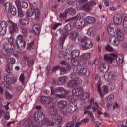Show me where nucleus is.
I'll use <instances>...</instances> for the list:
<instances>
[{"mask_svg":"<svg viewBox=\"0 0 127 127\" xmlns=\"http://www.w3.org/2000/svg\"><path fill=\"white\" fill-rule=\"evenodd\" d=\"M124 39V34L121 29H116V32L114 36H112L109 38V42L110 44L114 46H118L120 43V41H123Z\"/></svg>","mask_w":127,"mask_h":127,"instance_id":"nucleus-1","label":"nucleus"},{"mask_svg":"<svg viewBox=\"0 0 127 127\" xmlns=\"http://www.w3.org/2000/svg\"><path fill=\"white\" fill-rule=\"evenodd\" d=\"M4 80L5 82H2L1 86L3 88H6V89H8L9 88V84H15L17 79L16 78L10 77L9 74H6L4 76Z\"/></svg>","mask_w":127,"mask_h":127,"instance_id":"nucleus-2","label":"nucleus"},{"mask_svg":"<svg viewBox=\"0 0 127 127\" xmlns=\"http://www.w3.org/2000/svg\"><path fill=\"white\" fill-rule=\"evenodd\" d=\"M31 11H27L26 12V15L28 17H31L33 14H35V19L36 20H38L40 18V10L37 8H35L34 6L31 7Z\"/></svg>","mask_w":127,"mask_h":127,"instance_id":"nucleus-3","label":"nucleus"},{"mask_svg":"<svg viewBox=\"0 0 127 127\" xmlns=\"http://www.w3.org/2000/svg\"><path fill=\"white\" fill-rule=\"evenodd\" d=\"M16 45L17 48L19 50H23L26 46V43H25V40H24L23 36L22 35H19L17 37Z\"/></svg>","mask_w":127,"mask_h":127,"instance_id":"nucleus-4","label":"nucleus"},{"mask_svg":"<svg viewBox=\"0 0 127 127\" xmlns=\"http://www.w3.org/2000/svg\"><path fill=\"white\" fill-rule=\"evenodd\" d=\"M86 16V13L83 12H79L74 17V19H76L75 25L81 28L82 26V18Z\"/></svg>","mask_w":127,"mask_h":127,"instance_id":"nucleus-5","label":"nucleus"},{"mask_svg":"<svg viewBox=\"0 0 127 127\" xmlns=\"http://www.w3.org/2000/svg\"><path fill=\"white\" fill-rule=\"evenodd\" d=\"M5 10L7 12L11 13L12 15L15 16L17 13V11L16 10V8L14 6H12L10 3H7L5 4Z\"/></svg>","mask_w":127,"mask_h":127,"instance_id":"nucleus-6","label":"nucleus"},{"mask_svg":"<svg viewBox=\"0 0 127 127\" xmlns=\"http://www.w3.org/2000/svg\"><path fill=\"white\" fill-rule=\"evenodd\" d=\"M36 122H37V124H38V125H41L42 126H44V125H46V126L49 127H51V126H54V123L52 122L46 117L44 118L40 119L39 121H36Z\"/></svg>","mask_w":127,"mask_h":127,"instance_id":"nucleus-7","label":"nucleus"},{"mask_svg":"<svg viewBox=\"0 0 127 127\" xmlns=\"http://www.w3.org/2000/svg\"><path fill=\"white\" fill-rule=\"evenodd\" d=\"M34 118L35 122H37L38 121L42 120V119H44L45 118L44 110H39L38 112L34 113Z\"/></svg>","mask_w":127,"mask_h":127,"instance_id":"nucleus-8","label":"nucleus"},{"mask_svg":"<svg viewBox=\"0 0 127 127\" xmlns=\"http://www.w3.org/2000/svg\"><path fill=\"white\" fill-rule=\"evenodd\" d=\"M53 101H54L53 98L49 96H42L40 98V101L43 104H48V105H50L49 104L53 103Z\"/></svg>","mask_w":127,"mask_h":127,"instance_id":"nucleus-9","label":"nucleus"},{"mask_svg":"<svg viewBox=\"0 0 127 127\" xmlns=\"http://www.w3.org/2000/svg\"><path fill=\"white\" fill-rule=\"evenodd\" d=\"M96 4L97 3H96V2H95V1L91 0L88 3L84 4L82 6V8L83 9H84V10H85V11H91V10H92L93 6H94V5H96Z\"/></svg>","mask_w":127,"mask_h":127,"instance_id":"nucleus-10","label":"nucleus"},{"mask_svg":"<svg viewBox=\"0 0 127 127\" xmlns=\"http://www.w3.org/2000/svg\"><path fill=\"white\" fill-rule=\"evenodd\" d=\"M6 28H7V23L3 21L0 23V35H5L6 33Z\"/></svg>","mask_w":127,"mask_h":127,"instance_id":"nucleus-11","label":"nucleus"},{"mask_svg":"<svg viewBox=\"0 0 127 127\" xmlns=\"http://www.w3.org/2000/svg\"><path fill=\"white\" fill-rule=\"evenodd\" d=\"M77 105L74 104V103H71L67 105L66 107V112L68 113L69 114H72V113H74L75 111L77 110Z\"/></svg>","mask_w":127,"mask_h":127,"instance_id":"nucleus-12","label":"nucleus"},{"mask_svg":"<svg viewBox=\"0 0 127 127\" xmlns=\"http://www.w3.org/2000/svg\"><path fill=\"white\" fill-rule=\"evenodd\" d=\"M117 58V55L115 54H110V55L105 54L104 59L105 61L112 63L113 60H114Z\"/></svg>","mask_w":127,"mask_h":127,"instance_id":"nucleus-13","label":"nucleus"},{"mask_svg":"<svg viewBox=\"0 0 127 127\" xmlns=\"http://www.w3.org/2000/svg\"><path fill=\"white\" fill-rule=\"evenodd\" d=\"M11 28L10 30V33L11 34H15L18 32V27H17V24L13 22H10Z\"/></svg>","mask_w":127,"mask_h":127,"instance_id":"nucleus-14","label":"nucleus"},{"mask_svg":"<svg viewBox=\"0 0 127 127\" xmlns=\"http://www.w3.org/2000/svg\"><path fill=\"white\" fill-rule=\"evenodd\" d=\"M110 69V65L108 63H104L100 66V71L101 73H107Z\"/></svg>","mask_w":127,"mask_h":127,"instance_id":"nucleus-15","label":"nucleus"},{"mask_svg":"<svg viewBox=\"0 0 127 127\" xmlns=\"http://www.w3.org/2000/svg\"><path fill=\"white\" fill-rule=\"evenodd\" d=\"M85 44L83 45L82 47L84 50H87V49H90L93 47V43L91 41L90 38H88L86 41L84 42Z\"/></svg>","mask_w":127,"mask_h":127,"instance_id":"nucleus-16","label":"nucleus"},{"mask_svg":"<svg viewBox=\"0 0 127 127\" xmlns=\"http://www.w3.org/2000/svg\"><path fill=\"white\" fill-rule=\"evenodd\" d=\"M83 93H84V90L82 87H78L72 90L73 95L75 97H80L83 94Z\"/></svg>","mask_w":127,"mask_h":127,"instance_id":"nucleus-17","label":"nucleus"},{"mask_svg":"<svg viewBox=\"0 0 127 127\" xmlns=\"http://www.w3.org/2000/svg\"><path fill=\"white\" fill-rule=\"evenodd\" d=\"M57 106L60 110H64L67 107V101L66 100H59L57 102Z\"/></svg>","mask_w":127,"mask_h":127,"instance_id":"nucleus-18","label":"nucleus"},{"mask_svg":"<svg viewBox=\"0 0 127 127\" xmlns=\"http://www.w3.org/2000/svg\"><path fill=\"white\" fill-rule=\"evenodd\" d=\"M52 122L54 123L56 125H60L62 124V117L60 115L53 116L52 118Z\"/></svg>","mask_w":127,"mask_h":127,"instance_id":"nucleus-19","label":"nucleus"},{"mask_svg":"<svg viewBox=\"0 0 127 127\" xmlns=\"http://www.w3.org/2000/svg\"><path fill=\"white\" fill-rule=\"evenodd\" d=\"M51 95H54L55 93H62L63 91H64V88L63 87H58L55 88H53V87L51 86Z\"/></svg>","mask_w":127,"mask_h":127,"instance_id":"nucleus-20","label":"nucleus"},{"mask_svg":"<svg viewBox=\"0 0 127 127\" xmlns=\"http://www.w3.org/2000/svg\"><path fill=\"white\" fill-rule=\"evenodd\" d=\"M78 74H80V75H82V76L88 77L90 76V70L87 68H81L78 71Z\"/></svg>","mask_w":127,"mask_h":127,"instance_id":"nucleus-21","label":"nucleus"},{"mask_svg":"<svg viewBox=\"0 0 127 127\" xmlns=\"http://www.w3.org/2000/svg\"><path fill=\"white\" fill-rule=\"evenodd\" d=\"M49 106V113H50V115H53V116H56L57 115V109L53 106V105L48 104Z\"/></svg>","mask_w":127,"mask_h":127,"instance_id":"nucleus-22","label":"nucleus"},{"mask_svg":"<svg viewBox=\"0 0 127 127\" xmlns=\"http://www.w3.org/2000/svg\"><path fill=\"white\" fill-rule=\"evenodd\" d=\"M68 35V33L66 32L62 34L60 40V44L62 47L63 46V44H64V42H65V40H66V38H67Z\"/></svg>","mask_w":127,"mask_h":127,"instance_id":"nucleus-23","label":"nucleus"},{"mask_svg":"<svg viewBox=\"0 0 127 127\" xmlns=\"http://www.w3.org/2000/svg\"><path fill=\"white\" fill-rule=\"evenodd\" d=\"M2 48L6 49L10 52H12V51L14 50V49L12 48V46H11V44L7 42L5 43L3 45Z\"/></svg>","mask_w":127,"mask_h":127,"instance_id":"nucleus-24","label":"nucleus"},{"mask_svg":"<svg viewBox=\"0 0 127 127\" xmlns=\"http://www.w3.org/2000/svg\"><path fill=\"white\" fill-rule=\"evenodd\" d=\"M113 21L115 24L117 25L121 24L122 23V17L119 15H115L113 18Z\"/></svg>","mask_w":127,"mask_h":127,"instance_id":"nucleus-25","label":"nucleus"},{"mask_svg":"<svg viewBox=\"0 0 127 127\" xmlns=\"http://www.w3.org/2000/svg\"><path fill=\"white\" fill-rule=\"evenodd\" d=\"M69 70H70V67L68 65L65 67H60V75H64Z\"/></svg>","mask_w":127,"mask_h":127,"instance_id":"nucleus-26","label":"nucleus"},{"mask_svg":"<svg viewBox=\"0 0 127 127\" xmlns=\"http://www.w3.org/2000/svg\"><path fill=\"white\" fill-rule=\"evenodd\" d=\"M114 97L113 95H110L106 97V101L107 102V107L108 106H111L112 105V103L114 102Z\"/></svg>","mask_w":127,"mask_h":127,"instance_id":"nucleus-27","label":"nucleus"},{"mask_svg":"<svg viewBox=\"0 0 127 127\" xmlns=\"http://www.w3.org/2000/svg\"><path fill=\"white\" fill-rule=\"evenodd\" d=\"M65 53L66 54L64 55V57L65 58V60H70V59L73 57L71 54V51H70L69 49H66Z\"/></svg>","mask_w":127,"mask_h":127,"instance_id":"nucleus-28","label":"nucleus"},{"mask_svg":"<svg viewBox=\"0 0 127 127\" xmlns=\"http://www.w3.org/2000/svg\"><path fill=\"white\" fill-rule=\"evenodd\" d=\"M66 83V77L63 76L58 79L57 84L59 86H62Z\"/></svg>","mask_w":127,"mask_h":127,"instance_id":"nucleus-29","label":"nucleus"},{"mask_svg":"<svg viewBox=\"0 0 127 127\" xmlns=\"http://www.w3.org/2000/svg\"><path fill=\"white\" fill-rule=\"evenodd\" d=\"M32 29L34 33L36 35H38L40 33V28H39V26L34 25L32 27Z\"/></svg>","mask_w":127,"mask_h":127,"instance_id":"nucleus-30","label":"nucleus"},{"mask_svg":"<svg viewBox=\"0 0 127 127\" xmlns=\"http://www.w3.org/2000/svg\"><path fill=\"white\" fill-rule=\"evenodd\" d=\"M70 54L72 56V58H76L80 55V51L79 50H74L70 51Z\"/></svg>","mask_w":127,"mask_h":127,"instance_id":"nucleus-31","label":"nucleus"},{"mask_svg":"<svg viewBox=\"0 0 127 127\" xmlns=\"http://www.w3.org/2000/svg\"><path fill=\"white\" fill-rule=\"evenodd\" d=\"M85 19L86 20V21L87 22V24L89 23L90 24L92 23H94L96 21V19H95L94 17L92 16H87L85 18Z\"/></svg>","mask_w":127,"mask_h":127,"instance_id":"nucleus-32","label":"nucleus"},{"mask_svg":"<svg viewBox=\"0 0 127 127\" xmlns=\"http://www.w3.org/2000/svg\"><path fill=\"white\" fill-rule=\"evenodd\" d=\"M65 12H66V13H69V14L71 15H75V14H76V9L70 7L69 8H67L65 10Z\"/></svg>","mask_w":127,"mask_h":127,"instance_id":"nucleus-33","label":"nucleus"},{"mask_svg":"<svg viewBox=\"0 0 127 127\" xmlns=\"http://www.w3.org/2000/svg\"><path fill=\"white\" fill-rule=\"evenodd\" d=\"M107 30H108V33L110 35L114 36L116 35V33H115V32L116 31V30H115L113 27H112L111 26H109L108 27Z\"/></svg>","mask_w":127,"mask_h":127,"instance_id":"nucleus-34","label":"nucleus"},{"mask_svg":"<svg viewBox=\"0 0 127 127\" xmlns=\"http://www.w3.org/2000/svg\"><path fill=\"white\" fill-rule=\"evenodd\" d=\"M67 86L68 87H69V88H75V87L77 86V83L74 80H71L68 83H67Z\"/></svg>","mask_w":127,"mask_h":127,"instance_id":"nucleus-35","label":"nucleus"},{"mask_svg":"<svg viewBox=\"0 0 127 127\" xmlns=\"http://www.w3.org/2000/svg\"><path fill=\"white\" fill-rule=\"evenodd\" d=\"M25 127H31L32 125V121L30 119L25 120L24 122Z\"/></svg>","mask_w":127,"mask_h":127,"instance_id":"nucleus-36","label":"nucleus"},{"mask_svg":"<svg viewBox=\"0 0 127 127\" xmlns=\"http://www.w3.org/2000/svg\"><path fill=\"white\" fill-rule=\"evenodd\" d=\"M79 35V32L78 31H73L70 33V36L72 39H76L77 37Z\"/></svg>","mask_w":127,"mask_h":127,"instance_id":"nucleus-37","label":"nucleus"},{"mask_svg":"<svg viewBox=\"0 0 127 127\" xmlns=\"http://www.w3.org/2000/svg\"><path fill=\"white\" fill-rule=\"evenodd\" d=\"M71 30L72 27L71 26V24H66L64 28V31H65V32H67V33H68L69 31H71Z\"/></svg>","mask_w":127,"mask_h":127,"instance_id":"nucleus-38","label":"nucleus"},{"mask_svg":"<svg viewBox=\"0 0 127 127\" xmlns=\"http://www.w3.org/2000/svg\"><path fill=\"white\" fill-rule=\"evenodd\" d=\"M90 57H91V55L89 53L84 54L81 56V58L84 60H88L90 59Z\"/></svg>","mask_w":127,"mask_h":127,"instance_id":"nucleus-39","label":"nucleus"},{"mask_svg":"<svg viewBox=\"0 0 127 127\" xmlns=\"http://www.w3.org/2000/svg\"><path fill=\"white\" fill-rule=\"evenodd\" d=\"M5 97L7 100H11V99H12V95L6 90L5 92Z\"/></svg>","mask_w":127,"mask_h":127,"instance_id":"nucleus-40","label":"nucleus"},{"mask_svg":"<svg viewBox=\"0 0 127 127\" xmlns=\"http://www.w3.org/2000/svg\"><path fill=\"white\" fill-rule=\"evenodd\" d=\"M18 15L20 18H22L23 17V16H24V13H23V11H22V8H18Z\"/></svg>","mask_w":127,"mask_h":127,"instance_id":"nucleus-41","label":"nucleus"},{"mask_svg":"<svg viewBox=\"0 0 127 127\" xmlns=\"http://www.w3.org/2000/svg\"><path fill=\"white\" fill-rule=\"evenodd\" d=\"M22 32L24 36H27V35H28V32H29V29L26 28H24L22 30Z\"/></svg>","mask_w":127,"mask_h":127,"instance_id":"nucleus-42","label":"nucleus"},{"mask_svg":"<svg viewBox=\"0 0 127 127\" xmlns=\"http://www.w3.org/2000/svg\"><path fill=\"white\" fill-rule=\"evenodd\" d=\"M56 98H58L59 99H66L67 97H65L64 94H56Z\"/></svg>","mask_w":127,"mask_h":127,"instance_id":"nucleus-43","label":"nucleus"},{"mask_svg":"<svg viewBox=\"0 0 127 127\" xmlns=\"http://www.w3.org/2000/svg\"><path fill=\"white\" fill-rule=\"evenodd\" d=\"M88 39V37L85 36L83 38L82 36H79L78 38V41H79V42H85Z\"/></svg>","mask_w":127,"mask_h":127,"instance_id":"nucleus-44","label":"nucleus"},{"mask_svg":"<svg viewBox=\"0 0 127 127\" xmlns=\"http://www.w3.org/2000/svg\"><path fill=\"white\" fill-rule=\"evenodd\" d=\"M81 96V99L82 100H86V99H87V98H89L90 94H89L88 93H85L84 94L82 93V95Z\"/></svg>","mask_w":127,"mask_h":127,"instance_id":"nucleus-45","label":"nucleus"},{"mask_svg":"<svg viewBox=\"0 0 127 127\" xmlns=\"http://www.w3.org/2000/svg\"><path fill=\"white\" fill-rule=\"evenodd\" d=\"M1 54L2 55L5 56L7 55L8 53H10L11 52L6 50V49H4V48H2V49L0 50Z\"/></svg>","mask_w":127,"mask_h":127,"instance_id":"nucleus-46","label":"nucleus"},{"mask_svg":"<svg viewBox=\"0 0 127 127\" xmlns=\"http://www.w3.org/2000/svg\"><path fill=\"white\" fill-rule=\"evenodd\" d=\"M75 96L74 95H70L68 96V100L70 103H72L73 104L74 102L76 101V98H75Z\"/></svg>","mask_w":127,"mask_h":127,"instance_id":"nucleus-47","label":"nucleus"},{"mask_svg":"<svg viewBox=\"0 0 127 127\" xmlns=\"http://www.w3.org/2000/svg\"><path fill=\"white\" fill-rule=\"evenodd\" d=\"M7 68L6 69V72L7 73H10L12 72V64H8L7 66Z\"/></svg>","mask_w":127,"mask_h":127,"instance_id":"nucleus-48","label":"nucleus"},{"mask_svg":"<svg viewBox=\"0 0 127 127\" xmlns=\"http://www.w3.org/2000/svg\"><path fill=\"white\" fill-rule=\"evenodd\" d=\"M19 80L23 85H24V82L25 81V76L24 74L22 73L19 77Z\"/></svg>","mask_w":127,"mask_h":127,"instance_id":"nucleus-49","label":"nucleus"},{"mask_svg":"<svg viewBox=\"0 0 127 127\" xmlns=\"http://www.w3.org/2000/svg\"><path fill=\"white\" fill-rule=\"evenodd\" d=\"M105 49L106 51H109V52H112L114 51V48L112 47V46H111L110 45H107L105 47Z\"/></svg>","mask_w":127,"mask_h":127,"instance_id":"nucleus-50","label":"nucleus"},{"mask_svg":"<svg viewBox=\"0 0 127 127\" xmlns=\"http://www.w3.org/2000/svg\"><path fill=\"white\" fill-rule=\"evenodd\" d=\"M102 85V84L99 83L98 86V91L99 92L100 94V96L101 98H103L104 97V94H103V92L101 91V86Z\"/></svg>","mask_w":127,"mask_h":127,"instance_id":"nucleus-51","label":"nucleus"},{"mask_svg":"<svg viewBox=\"0 0 127 127\" xmlns=\"http://www.w3.org/2000/svg\"><path fill=\"white\" fill-rule=\"evenodd\" d=\"M86 114H88L89 117H90L91 119H93L94 118V115H93V112H92L90 111H85L84 113V115H86Z\"/></svg>","mask_w":127,"mask_h":127,"instance_id":"nucleus-52","label":"nucleus"},{"mask_svg":"<svg viewBox=\"0 0 127 127\" xmlns=\"http://www.w3.org/2000/svg\"><path fill=\"white\" fill-rule=\"evenodd\" d=\"M87 25L88 22H87V20L85 19V18L84 20H82L81 28H83V27H84V26H87Z\"/></svg>","mask_w":127,"mask_h":127,"instance_id":"nucleus-53","label":"nucleus"},{"mask_svg":"<svg viewBox=\"0 0 127 127\" xmlns=\"http://www.w3.org/2000/svg\"><path fill=\"white\" fill-rule=\"evenodd\" d=\"M117 76V73H109L108 74V78H110V79H115Z\"/></svg>","mask_w":127,"mask_h":127,"instance_id":"nucleus-54","label":"nucleus"},{"mask_svg":"<svg viewBox=\"0 0 127 127\" xmlns=\"http://www.w3.org/2000/svg\"><path fill=\"white\" fill-rule=\"evenodd\" d=\"M21 7H22V8H27L28 7V3L27 2L24 1L21 4Z\"/></svg>","mask_w":127,"mask_h":127,"instance_id":"nucleus-55","label":"nucleus"},{"mask_svg":"<svg viewBox=\"0 0 127 127\" xmlns=\"http://www.w3.org/2000/svg\"><path fill=\"white\" fill-rule=\"evenodd\" d=\"M67 14H68V13L66 12V10H65V12L63 14L60 13L59 17L60 18H66L67 17Z\"/></svg>","mask_w":127,"mask_h":127,"instance_id":"nucleus-56","label":"nucleus"},{"mask_svg":"<svg viewBox=\"0 0 127 127\" xmlns=\"http://www.w3.org/2000/svg\"><path fill=\"white\" fill-rule=\"evenodd\" d=\"M34 44V41H32L30 43H28L27 46V48L29 50H30L31 48H32V46H33V45Z\"/></svg>","mask_w":127,"mask_h":127,"instance_id":"nucleus-57","label":"nucleus"},{"mask_svg":"<svg viewBox=\"0 0 127 127\" xmlns=\"http://www.w3.org/2000/svg\"><path fill=\"white\" fill-rule=\"evenodd\" d=\"M123 25L124 27H125V28H127V16L125 17L124 18V19H123Z\"/></svg>","mask_w":127,"mask_h":127,"instance_id":"nucleus-58","label":"nucleus"},{"mask_svg":"<svg viewBox=\"0 0 127 127\" xmlns=\"http://www.w3.org/2000/svg\"><path fill=\"white\" fill-rule=\"evenodd\" d=\"M74 122L73 121H70L66 124V127H74Z\"/></svg>","mask_w":127,"mask_h":127,"instance_id":"nucleus-59","label":"nucleus"},{"mask_svg":"<svg viewBox=\"0 0 127 127\" xmlns=\"http://www.w3.org/2000/svg\"><path fill=\"white\" fill-rule=\"evenodd\" d=\"M74 81L76 82V86L78 85V84H82L83 81L81 78H76L74 80Z\"/></svg>","mask_w":127,"mask_h":127,"instance_id":"nucleus-60","label":"nucleus"},{"mask_svg":"<svg viewBox=\"0 0 127 127\" xmlns=\"http://www.w3.org/2000/svg\"><path fill=\"white\" fill-rule=\"evenodd\" d=\"M60 67L59 66H54L52 69V72L55 73L56 71H58V70H60Z\"/></svg>","mask_w":127,"mask_h":127,"instance_id":"nucleus-61","label":"nucleus"},{"mask_svg":"<svg viewBox=\"0 0 127 127\" xmlns=\"http://www.w3.org/2000/svg\"><path fill=\"white\" fill-rule=\"evenodd\" d=\"M116 60L117 64H118V65H120V64H122V63H123V59L119 57H117Z\"/></svg>","mask_w":127,"mask_h":127,"instance_id":"nucleus-62","label":"nucleus"},{"mask_svg":"<svg viewBox=\"0 0 127 127\" xmlns=\"http://www.w3.org/2000/svg\"><path fill=\"white\" fill-rule=\"evenodd\" d=\"M9 65H12V64H14L15 63V59L13 58H11L9 59Z\"/></svg>","mask_w":127,"mask_h":127,"instance_id":"nucleus-63","label":"nucleus"},{"mask_svg":"<svg viewBox=\"0 0 127 127\" xmlns=\"http://www.w3.org/2000/svg\"><path fill=\"white\" fill-rule=\"evenodd\" d=\"M93 29H94L93 28V27H90L87 30V33L88 34H90V35H91L92 34H93Z\"/></svg>","mask_w":127,"mask_h":127,"instance_id":"nucleus-64","label":"nucleus"}]
</instances>
